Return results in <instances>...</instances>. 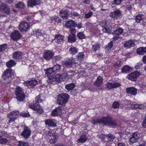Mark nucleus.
<instances>
[{
    "label": "nucleus",
    "mask_w": 146,
    "mask_h": 146,
    "mask_svg": "<svg viewBox=\"0 0 146 146\" xmlns=\"http://www.w3.org/2000/svg\"><path fill=\"white\" fill-rule=\"evenodd\" d=\"M91 122L94 125H97L98 123H102L104 125H106L112 128H115L117 125L116 120L113 119L112 117L108 115L103 116L97 120L92 119Z\"/></svg>",
    "instance_id": "1"
},
{
    "label": "nucleus",
    "mask_w": 146,
    "mask_h": 146,
    "mask_svg": "<svg viewBox=\"0 0 146 146\" xmlns=\"http://www.w3.org/2000/svg\"><path fill=\"white\" fill-rule=\"evenodd\" d=\"M70 96L65 93H62L57 96V103L58 104L62 105L66 104Z\"/></svg>",
    "instance_id": "2"
},
{
    "label": "nucleus",
    "mask_w": 146,
    "mask_h": 146,
    "mask_svg": "<svg viewBox=\"0 0 146 146\" xmlns=\"http://www.w3.org/2000/svg\"><path fill=\"white\" fill-rule=\"evenodd\" d=\"M15 91L16 98L18 101L23 102L25 97V95L24 94L22 89L19 86H17L15 88Z\"/></svg>",
    "instance_id": "3"
},
{
    "label": "nucleus",
    "mask_w": 146,
    "mask_h": 146,
    "mask_svg": "<svg viewBox=\"0 0 146 146\" xmlns=\"http://www.w3.org/2000/svg\"><path fill=\"white\" fill-rule=\"evenodd\" d=\"M54 52L52 50H46L44 51L43 57L47 61H48L53 58Z\"/></svg>",
    "instance_id": "4"
},
{
    "label": "nucleus",
    "mask_w": 146,
    "mask_h": 146,
    "mask_svg": "<svg viewBox=\"0 0 146 146\" xmlns=\"http://www.w3.org/2000/svg\"><path fill=\"white\" fill-rule=\"evenodd\" d=\"M123 32V29L120 27L117 28L112 33V35L114 36L112 39L113 40L116 41L119 39L121 38L119 35Z\"/></svg>",
    "instance_id": "5"
},
{
    "label": "nucleus",
    "mask_w": 146,
    "mask_h": 146,
    "mask_svg": "<svg viewBox=\"0 0 146 146\" xmlns=\"http://www.w3.org/2000/svg\"><path fill=\"white\" fill-rule=\"evenodd\" d=\"M19 115H20L19 111L17 110L10 112L8 115V117L9 119L8 123H9L15 121Z\"/></svg>",
    "instance_id": "6"
},
{
    "label": "nucleus",
    "mask_w": 146,
    "mask_h": 146,
    "mask_svg": "<svg viewBox=\"0 0 146 146\" xmlns=\"http://www.w3.org/2000/svg\"><path fill=\"white\" fill-rule=\"evenodd\" d=\"M140 75L139 72L135 71L131 72L127 75V78L128 80L136 82L137 81V79Z\"/></svg>",
    "instance_id": "7"
},
{
    "label": "nucleus",
    "mask_w": 146,
    "mask_h": 146,
    "mask_svg": "<svg viewBox=\"0 0 146 146\" xmlns=\"http://www.w3.org/2000/svg\"><path fill=\"white\" fill-rule=\"evenodd\" d=\"M23 130L20 134V135L25 139H28L30 136L31 131L28 127L25 126Z\"/></svg>",
    "instance_id": "8"
},
{
    "label": "nucleus",
    "mask_w": 146,
    "mask_h": 146,
    "mask_svg": "<svg viewBox=\"0 0 146 146\" xmlns=\"http://www.w3.org/2000/svg\"><path fill=\"white\" fill-rule=\"evenodd\" d=\"M110 16L113 19H117L121 18L122 15L121 11L116 9L113 12H111L110 14Z\"/></svg>",
    "instance_id": "9"
},
{
    "label": "nucleus",
    "mask_w": 146,
    "mask_h": 146,
    "mask_svg": "<svg viewBox=\"0 0 146 146\" xmlns=\"http://www.w3.org/2000/svg\"><path fill=\"white\" fill-rule=\"evenodd\" d=\"M64 108L62 106H59L56 108L52 111L51 115L53 117L60 115L62 114V111Z\"/></svg>",
    "instance_id": "10"
},
{
    "label": "nucleus",
    "mask_w": 146,
    "mask_h": 146,
    "mask_svg": "<svg viewBox=\"0 0 146 146\" xmlns=\"http://www.w3.org/2000/svg\"><path fill=\"white\" fill-rule=\"evenodd\" d=\"M30 25L26 21H22L19 24V28L20 31L26 32L29 28Z\"/></svg>",
    "instance_id": "11"
},
{
    "label": "nucleus",
    "mask_w": 146,
    "mask_h": 146,
    "mask_svg": "<svg viewBox=\"0 0 146 146\" xmlns=\"http://www.w3.org/2000/svg\"><path fill=\"white\" fill-rule=\"evenodd\" d=\"M11 38L14 41L19 40L21 38V36L19 32L17 30L13 31L10 35Z\"/></svg>",
    "instance_id": "12"
},
{
    "label": "nucleus",
    "mask_w": 146,
    "mask_h": 146,
    "mask_svg": "<svg viewBox=\"0 0 146 146\" xmlns=\"http://www.w3.org/2000/svg\"><path fill=\"white\" fill-rule=\"evenodd\" d=\"M63 64L66 67H70L75 63V60L72 57L70 58H67L62 62Z\"/></svg>",
    "instance_id": "13"
},
{
    "label": "nucleus",
    "mask_w": 146,
    "mask_h": 146,
    "mask_svg": "<svg viewBox=\"0 0 146 146\" xmlns=\"http://www.w3.org/2000/svg\"><path fill=\"white\" fill-rule=\"evenodd\" d=\"M13 70L11 69H7L3 74L2 77L4 80L9 78L13 75Z\"/></svg>",
    "instance_id": "14"
},
{
    "label": "nucleus",
    "mask_w": 146,
    "mask_h": 146,
    "mask_svg": "<svg viewBox=\"0 0 146 146\" xmlns=\"http://www.w3.org/2000/svg\"><path fill=\"white\" fill-rule=\"evenodd\" d=\"M45 123L48 127H56L57 126V122L55 120L47 119L44 121Z\"/></svg>",
    "instance_id": "15"
},
{
    "label": "nucleus",
    "mask_w": 146,
    "mask_h": 146,
    "mask_svg": "<svg viewBox=\"0 0 146 146\" xmlns=\"http://www.w3.org/2000/svg\"><path fill=\"white\" fill-rule=\"evenodd\" d=\"M40 104H31L29 106V108L33 110L36 111L38 113L41 114L43 112V110L40 108Z\"/></svg>",
    "instance_id": "16"
},
{
    "label": "nucleus",
    "mask_w": 146,
    "mask_h": 146,
    "mask_svg": "<svg viewBox=\"0 0 146 146\" xmlns=\"http://www.w3.org/2000/svg\"><path fill=\"white\" fill-rule=\"evenodd\" d=\"M70 12L67 9H62L60 11L59 15L60 17L64 19H68L69 16Z\"/></svg>",
    "instance_id": "17"
},
{
    "label": "nucleus",
    "mask_w": 146,
    "mask_h": 146,
    "mask_svg": "<svg viewBox=\"0 0 146 146\" xmlns=\"http://www.w3.org/2000/svg\"><path fill=\"white\" fill-rule=\"evenodd\" d=\"M121 86V84L119 82H115L114 83L109 82L106 85V88L109 89L116 88Z\"/></svg>",
    "instance_id": "18"
},
{
    "label": "nucleus",
    "mask_w": 146,
    "mask_h": 146,
    "mask_svg": "<svg viewBox=\"0 0 146 146\" xmlns=\"http://www.w3.org/2000/svg\"><path fill=\"white\" fill-rule=\"evenodd\" d=\"M0 11L7 15L9 14L10 13L9 7L6 5L4 3L0 5Z\"/></svg>",
    "instance_id": "19"
},
{
    "label": "nucleus",
    "mask_w": 146,
    "mask_h": 146,
    "mask_svg": "<svg viewBox=\"0 0 146 146\" xmlns=\"http://www.w3.org/2000/svg\"><path fill=\"white\" fill-rule=\"evenodd\" d=\"M68 74L66 73H62V72L61 73L57 74L56 75V77L58 78V82L64 81L68 77Z\"/></svg>",
    "instance_id": "20"
},
{
    "label": "nucleus",
    "mask_w": 146,
    "mask_h": 146,
    "mask_svg": "<svg viewBox=\"0 0 146 146\" xmlns=\"http://www.w3.org/2000/svg\"><path fill=\"white\" fill-rule=\"evenodd\" d=\"M40 4V0H28L27 2V5L30 7H33L34 6Z\"/></svg>",
    "instance_id": "21"
},
{
    "label": "nucleus",
    "mask_w": 146,
    "mask_h": 146,
    "mask_svg": "<svg viewBox=\"0 0 146 146\" xmlns=\"http://www.w3.org/2000/svg\"><path fill=\"white\" fill-rule=\"evenodd\" d=\"M126 92L131 95L135 96L137 94L138 90L134 87H128L126 89Z\"/></svg>",
    "instance_id": "22"
},
{
    "label": "nucleus",
    "mask_w": 146,
    "mask_h": 146,
    "mask_svg": "<svg viewBox=\"0 0 146 146\" xmlns=\"http://www.w3.org/2000/svg\"><path fill=\"white\" fill-rule=\"evenodd\" d=\"M45 74L48 77H54L55 75L52 68H48L44 69Z\"/></svg>",
    "instance_id": "23"
},
{
    "label": "nucleus",
    "mask_w": 146,
    "mask_h": 146,
    "mask_svg": "<svg viewBox=\"0 0 146 146\" xmlns=\"http://www.w3.org/2000/svg\"><path fill=\"white\" fill-rule=\"evenodd\" d=\"M23 55V53L22 52L20 51H16L13 53L12 57L15 60H19L22 58Z\"/></svg>",
    "instance_id": "24"
},
{
    "label": "nucleus",
    "mask_w": 146,
    "mask_h": 146,
    "mask_svg": "<svg viewBox=\"0 0 146 146\" xmlns=\"http://www.w3.org/2000/svg\"><path fill=\"white\" fill-rule=\"evenodd\" d=\"M65 25L67 28H74L76 26V23L73 20H68L66 22Z\"/></svg>",
    "instance_id": "25"
},
{
    "label": "nucleus",
    "mask_w": 146,
    "mask_h": 146,
    "mask_svg": "<svg viewBox=\"0 0 146 146\" xmlns=\"http://www.w3.org/2000/svg\"><path fill=\"white\" fill-rule=\"evenodd\" d=\"M135 45L134 41L132 40L126 41L124 44V46L126 48L128 49L133 46Z\"/></svg>",
    "instance_id": "26"
},
{
    "label": "nucleus",
    "mask_w": 146,
    "mask_h": 146,
    "mask_svg": "<svg viewBox=\"0 0 146 146\" xmlns=\"http://www.w3.org/2000/svg\"><path fill=\"white\" fill-rule=\"evenodd\" d=\"M51 22L55 25L57 24L58 23H60L61 19L58 16L54 15L50 17Z\"/></svg>",
    "instance_id": "27"
},
{
    "label": "nucleus",
    "mask_w": 146,
    "mask_h": 146,
    "mask_svg": "<svg viewBox=\"0 0 146 146\" xmlns=\"http://www.w3.org/2000/svg\"><path fill=\"white\" fill-rule=\"evenodd\" d=\"M61 68V65L58 64H56L53 66L52 68L55 75L58 73L59 74L61 73L62 72Z\"/></svg>",
    "instance_id": "28"
},
{
    "label": "nucleus",
    "mask_w": 146,
    "mask_h": 146,
    "mask_svg": "<svg viewBox=\"0 0 146 146\" xmlns=\"http://www.w3.org/2000/svg\"><path fill=\"white\" fill-rule=\"evenodd\" d=\"M41 95L39 94L36 97L35 101H33L32 103H31L29 104V105L33 104H39V103L42 102L43 101V100L41 99Z\"/></svg>",
    "instance_id": "29"
},
{
    "label": "nucleus",
    "mask_w": 146,
    "mask_h": 146,
    "mask_svg": "<svg viewBox=\"0 0 146 146\" xmlns=\"http://www.w3.org/2000/svg\"><path fill=\"white\" fill-rule=\"evenodd\" d=\"M38 84V82L36 80H32L27 83L26 85L29 88H31L35 86Z\"/></svg>",
    "instance_id": "30"
},
{
    "label": "nucleus",
    "mask_w": 146,
    "mask_h": 146,
    "mask_svg": "<svg viewBox=\"0 0 146 146\" xmlns=\"http://www.w3.org/2000/svg\"><path fill=\"white\" fill-rule=\"evenodd\" d=\"M87 134L86 133L83 134L78 139L77 142L78 143H83L86 142L87 140Z\"/></svg>",
    "instance_id": "31"
},
{
    "label": "nucleus",
    "mask_w": 146,
    "mask_h": 146,
    "mask_svg": "<svg viewBox=\"0 0 146 146\" xmlns=\"http://www.w3.org/2000/svg\"><path fill=\"white\" fill-rule=\"evenodd\" d=\"M136 52L138 55H144L146 53V47H141L137 48L136 50Z\"/></svg>",
    "instance_id": "32"
},
{
    "label": "nucleus",
    "mask_w": 146,
    "mask_h": 146,
    "mask_svg": "<svg viewBox=\"0 0 146 146\" xmlns=\"http://www.w3.org/2000/svg\"><path fill=\"white\" fill-rule=\"evenodd\" d=\"M54 40L56 42L60 43L64 41V36L60 34H57L55 35Z\"/></svg>",
    "instance_id": "33"
},
{
    "label": "nucleus",
    "mask_w": 146,
    "mask_h": 146,
    "mask_svg": "<svg viewBox=\"0 0 146 146\" xmlns=\"http://www.w3.org/2000/svg\"><path fill=\"white\" fill-rule=\"evenodd\" d=\"M103 78L101 76H99L97 78L96 80L94 83V85L96 86L100 87L102 84Z\"/></svg>",
    "instance_id": "34"
},
{
    "label": "nucleus",
    "mask_w": 146,
    "mask_h": 146,
    "mask_svg": "<svg viewBox=\"0 0 146 146\" xmlns=\"http://www.w3.org/2000/svg\"><path fill=\"white\" fill-rule=\"evenodd\" d=\"M41 31V30L40 29H35L31 33V34L32 35H35L36 36H41L42 35Z\"/></svg>",
    "instance_id": "35"
},
{
    "label": "nucleus",
    "mask_w": 146,
    "mask_h": 146,
    "mask_svg": "<svg viewBox=\"0 0 146 146\" xmlns=\"http://www.w3.org/2000/svg\"><path fill=\"white\" fill-rule=\"evenodd\" d=\"M48 77L49 79L48 82L49 84H57V82H59L58 78L56 77V75L54 77Z\"/></svg>",
    "instance_id": "36"
},
{
    "label": "nucleus",
    "mask_w": 146,
    "mask_h": 146,
    "mask_svg": "<svg viewBox=\"0 0 146 146\" xmlns=\"http://www.w3.org/2000/svg\"><path fill=\"white\" fill-rule=\"evenodd\" d=\"M68 42L71 43L75 42L76 40V35L70 34L68 35Z\"/></svg>",
    "instance_id": "37"
},
{
    "label": "nucleus",
    "mask_w": 146,
    "mask_h": 146,
    "mask_svg": "<svg viewBox=\"0 0 146 146\" xmlns=\"http://www.w3.org/2000/svg\"><path fill=\"white\" fill-rule=\"evenodd\" d=\"M132 70V68L130 66L126 65L124 66L121 69L122 73L127 74L130 72Z\"/></svg>",
    "instance_id": "38"
},
{
    "label": "nucleus",
    "mask_w": 146,
    "mask_h": 146,
    "mask_svg": "<svg viewBox=\"0 0 146 146\" xmlns=\"http://www.w3.org/2000/svg\"><path fill=\"white\" fill-rule=\"evenodd\" d=\"M78 48L74 46H71L70 48L69 52L71 55H75L78 52Z\"/></svg>",
    "instance_id": "39"
},
{
    "label": "nucleus",
    "mask_w": 146,
    "mask_h": 146,
    "mask_svg": "<svg viewBox=\"0 0 146 146\" xmlns=\"http://www.w3.org/2000/svg\"><path fill=\"white\" fill-rule=\"evenodd\" d=\"M50 139V141L51 143L53 144L55 143L57 141L58 137V134L56 132L54 133V135L51 137Z\"/></svg>",
    "instance_id": "40"
},
{
    "label": "nucleus",
    "mask_w": 146,
    "mask_h": 146,
    "mask_svg": "<svg viewBox=\"0 0 146 146\" xmlns=\"http://www.w3.org/2000/svg\"><path fill=\"white\" fill-rule=\"evenodd\" d=\"M16 64L15 61L13 60H10L6 63V66L9 68H10L14 66Z\"/></svg>",
    "instance_id": "41"
},
{
    "label": "nucleus",
    "mask_w": 146,
    "mask_h": 146,
    "mask_svg": "<svg viewBox=\"0 0 146 146\" xmlns=\"http://www.w3.org/2000/svg\"><path fill=\"white\" fill-rule=\"evenodd\" d=\"M145 16L143 14H138L135 18V21L137 23H139L143 20Z\"/></svg>",
    "instance_id": "42"
},
{
    "label": "nucleus",
    "mask_w": 146,
    "mask_h": 146,
    "mask_svg": "<svg viewBox=\"0 0 146 146\" xmlns=\"http://www.w3.org/2000/svg\"><path fill=\"white\" fill-rule=\"evenodd\" d=\"M85 57L84 55L83 52H79L76 56V58L78 61H79L83 60Z\"/></svg>",
    "instance_id": "43"
},
{
    "label": "nucleus",
    "mask_w": 146,
    "mask_h": 146,
    "mask_svg": "<svg viewBox=\"0 0 146 146\" xmlns=\"http://www.w3.org/2000/svg\"><path fill=\"white\" fill-rule=\"evenodd\" d=\"M15 6L16 8H19L20 9H24L25 6L24 3L21 2H19L17 3L15 5Z\"/></svg>",
    "instance_id": "44"
},
{
    "label": "nucleus",
    "mask_w": 146,
    "mask_h": 146,
    "mask_svg": "<svg viewBox=\"0 0 146 146\" xmlns=\"http://www.w3.org/2000/svg\"><path fill=\"white\" fill-rule=\"evenodd\" d=\"M75 87V85L73 83L67 84L66 85V88L68 90H72Z\"/></svg>",
    "instance_id": "45"
},
{
    "label": "nucleus",
    "mask_w": 146,
    "mask_h": 146,
    "mask_svg": "<svg viewBox=\"0 0 146 146\" xmlns=\"http://www.w3.org/2000/svg\"><path fill=\"white\" fill-rule=\"evenodd\" d=\"M8 142V140L5 138H3L2 136L0 135V144H6Z\"/></svg>",
    "instance_id": "46"
},
{
    "label": "nucleus",
    "mask_w": 146,
    "mask_h": 146,
    "mask_svg": "<svg viewBox=\"0 0 146 146\" xmlns=\"http://www.w3.org/2000/svg\"><path fill=\"white\" fill-rule=\"evenodd\" d=\"M77 36L79 39H83L86 38V36L83 32H79L78 33Z\"/></svg>",
    "instance_id": "47"
},
{
    "label": "nucleus",
    "mask_w": 146,
    "mask_h": 146,
    "mask_svg": "<svg viewBox=\"0 0 146 146\" xmlns=\"http://www.w3.org/2000/svg\"><path fill=\"white\" fill-rule=\"evenodd\" d=\"M102 31L105 33H110L111 32V28L109 27L108 26L102 28Z\"/></svg>",
    "instance_id": "48"
},
{
    "label": "nucleus",
    "mask_w": 146,
    "mask_h": 146,
    "mask_svg": "<svg viewBox=\"0 0 146 146\" xmlns=\"http://www.w3.org/2000/svg\"><path fill=\"white\" fill-rule=\"evenodd\" d=\"M100 45L98 44H95L92 46V50L93 51H96L100 48Z\"/></svg>",
    "instance_id": "49"
},
{
    "label": "nucleus",
    "mask_w": 146,
    "mask_h": 146,
    "mask_svg": "<svg viewBox=\"0 0 146 146\" xmlns=\"http://www.w3.org/2000/svg\"><path fill=\"white\" fill-rule=\"evenodd\" d=\"M106 137L108 139H108V140L110 141H113V140L115 139V137L114 135H112L111 134H109L107 135L106 136Z\"/></svg>",
    "instance_id": "50"
},
{
    "label": "nucleus",
    "mask_w": 146,
    "mask_h": 146,
    "mask_svg": "<svg viewBox=\"0 0 146 146\" xmlns=\"http://www.w3.org/2000/svg\"><path fill=\"white\" fill-rule=\"evenodd\" d=\"M18 146H29L28 143L24 141H20Z\"/></svg>",
    "instance_id": "51"
},
{
    "label": "nucleus",
    "mask_w": 146,
    "mask_h": 146,
    "mask_svg": "<svg viewBox=\"0 0 146 146\" xmlns=\"http://www.w3.org/2000/svg\"><path fill=\"white\" fill-rule=\"evenodd\" d=\"M120 105L119 103L118 102H114L112 104L113 108L114 109L117 108Z\"/></svg>",
    "instance_id": "52"
},
{
    "label": "nucleus",
    "mask_w": 146,
    "mask_h": 146,
    "mask_svg": "<svg viewBox=\"0 0 146 146\" xmlns=\"http://www.w3.org/2000/svg\"><path fill=\"white\" fill-rule=\"evenodd\" d=\"M132 6L129 3H127L125 7L126 9L128 11H131L132 9Z\"/></svg>",
    "instance_id": "53"
},
{
    "label": "nucleus",
    "mask_w": 146,
    "mask_h": 146,
    "mask_svg": "<svg viewBox=\"0 0 146 146\" xmlns=\"http://www.w3.org/2000/svg\"><path fill=\"white\" fill-rule=\"evenodd\" d=\"M6 46V44L0 45V53L3 52L5 50Z\"/></svg>",
    "instance_id": "54"
},
{
    "label": "nucleus",
    "mask_w": 146,
    "mask_h": 146,
    "mask_svg": "<svg viewBox=\"0 0 146 146\" xmlns=\"http://www.w3.org/2000/svg\"><path fill=\"white\" fill-rule=\"evenodd\" d=\"M62 57L60 55L54 56L52 60L54 61H56L61 60Z\"/></svg>",
    "instance_id": "55"
},
{
    "label": "nucleus",
    "mask_w": 146,
    "mask_h": 146,
    "mask_svg": "<svg viewBox=\"0 0 146 146\" xmlns=\"http://www.w3.org/2000/svg\"><path fill=\"white\" fill-rule=\"evenodd\" d=\"M20 115H21L23 117H27L30 116V114L29 113H27L22 112L20 113Z\"/></svg>",
    "instance_id": "56"
},
{
    "label": "nucleus",
    "mask_w": 146,
    "mask_h": 146,
    "mask_svg": "<svg viewBox=\"0 0 146 146\" xmlns=\"http://www.w3.org/2000/svg\"><path fill=\"white\" fill-rule=\"evenodd\" d=\"M121 61H118L114 64V66L116 68H118L121 66Z\"/></svg>",
    "instance_id": "57"
},
{
    "label": "nucleus",
    "mask_w": 146,
    "mask_h": 146,
    "mask_svg": "<svg viewBox=\"0 0 146 146\" xmlns=\"http://www.w3.org/2000/svg\"><path fill=\"white\" fill-rule=\"evenodd\" d=\"M122 0H114L112 2V4L113 5L116 4L117 5H119L121 2Z\"/></svg>",
    "instance_id": "58"
},
{
    "label": "nucleus",
    "mask_w": 146,
    "mask_h": 146,
    "mask_svg": "<svg viewBox=\"0 0 146 146\" xmlns=\"http://www.w3.org/2000/svg\"><path fill=\"white\" fill-rule=\"evenodd\" d=\"M92 15L93 12L92 11H90L85 15V18L86 19L89 18Z\"/></svg>",
    "instance_id": "59"
},
{
    "label": "nucleus",
    "mask_w": 146,
    "mask_h": 146,
    "mask_svg": "<svg viewBox=\"0 0 146 146\" xmlns=\"http://www.w3.org/2000/svg\"><path fill=\"white\" fill-rule=\"evenodd\" d=\"M46 134L48 137H52L54 135V133H52L50 131H47L46 132Z\"/></svg>",
    "instance_id": "60"
},
{
    "label": "nucleus",
    "mask_w": 146,
    "mask_h": 146,
    "mask_svg": "<svg viewBox=\"0 0 146 146\" xmlns=\"http://www.w3.org/2000/svg\"><path fill=\"white\" fill-rule=\"evenodd\" d=\"M69 31L70 32V34H72L73 35H75V33H76V29L74 28H70Z\"/></svg>",
    "instance_id": "61"
},
{
    "label": "nucleus",
    "mask_w": 146,
    "mask_h": 146,
    "mask_svg": "<svg viewBox=\"0 0 146 146\" xmlns=\"http://www.w3.org/2000/svg\"><path fill=\"white\" fill-rule=\"evenodd\" d=\"M113 46V41H111L108 44L107 46L106 47L107 48H109L110 49L112 48Z\"/></svg>",
    "instance_id": "62"
},
{
    "label": "nucleus",
    "mask_w": 146,
    "mask_h": 146,
    "mask_svg": "<svg viewBox=\"0 0 146 146\" xmlns=\"http://www.w3.org/2000/svg\"><path fill=\"white\" fill-rule=\"evenodd\" d=\"M137 140L134 137H132L129 139L130 142L133 143L135 142H136L137 141Z\"/></svg>",
    "instance_id": "63"
},
{
    "label": "nucleus",
    "mask_w": 146,
    "mask_h": 146,
    "mask_svg": "<svg viewBox=\"0 0 146 146\" xmlns=\"http://www.w3.org/2000/svg\"><path fill=\"white\" fill-rule=\"evenodd\" d=\"M132 136L134 137V138L137 140L139 139V136H138L137 132H135L133 133Z\"/></svg>",
    "instance_id": "64"
}]
</instances>
